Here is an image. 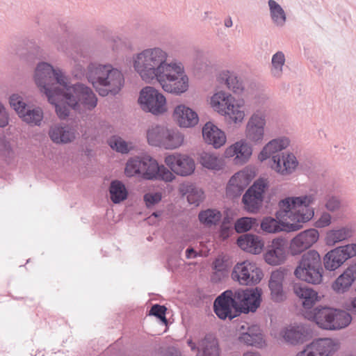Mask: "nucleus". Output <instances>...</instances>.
Returning a JSON list of instances; mask_svg holds the SVG:
<instances>
[{
	"label": "nucleus",
	"instance_id": "obj_1",
	"mask_svg": "<svg viewBox=\"0 0 356 356\" xmlns=\"http://www.w3.org/2000/svg\"><path fill=\"white\" fill-rule=\"evenodd\" d=\"M71 58L76 71L75 76H81L86 73L88 82L100 96L115 95L121 90L124 83V76L112 65L90 62L86 70V65L91 59L88 48L80 47L74 54H72Z\"/></svg>",
	"mask_w": 356,
	"mask_h": 356
},
{
	"label": "nucleus",
	"instance_id": "obj_2",
	"mask_svg": "<svg viewBox=\"0 0 356 356\" xmlns=\"http://www.w3.org/2000/svg\"><path fill=\"white\" fill-rule=\"evenodd\" d=\"M316 197L314 195L288 197L279 202L276 219L264 218L261 222V229L268 233L281 231L291 232L300 229L302 223L308 222L314 216L312 207Z\"/></svg>",
	"mask_w": 356,
	"mask_h": 356
},
{
	"label": "nucleus",
	"instance_id": "obj_3",
	"mask_svg": "<svg viewBox=\"0 0 356 356\" xmlns=\"http://www.w3.org/2000/svg\"><path fill=\"white\" fill-rule=\"evenodd\" d=\"M34 79L40 91L47 98L48 102L55 106V111L61 120L69 116L70 108L66 99L67 76L59 68H54L47 63L41 62L37 65Z\"/></svg>",
	"mask_w": 356,
	"mask_h": 356
},
{
	"label": "nucleus",
	"instance_id": "obj_4",
	"mask_svg": "<svg viewBox=\"0 0 356 356\" xmlns=\"http://www.w3.org/2000/svg\"><path fill=\"white\" fill-rule=\"evenodd\" d=\"M167 58L168 53L163 49L148 48L134 58V67L143 81L150 83L171 65Z\"/></svg>",
	"mask_w": 356,
	"mask_h": 356
},
{
	"label": "nucleus",
	"instance_id": "obj_5",
	"mask_svg": "<svg viewBox=\"0 0 356 356\" xmlns=\"http://www.w3.org/2000/svg\"><path fill=\"white\" fill-rule=\"evenodd\" d=\"M124 172L127 177L140 175L147 180H162L172 181L175 176L164 165H159L156 159L147 154L129 159L126 164Z\"/></svg>",
	"mask_w": 356,
	"mask_h": 356
},
{
	"label": "nucleus",
	"instance_id": "obj_6",
	"mask_svg": "<svg viewBox=\"0 0 356 356\" xmlns=\"http://www.w3.org/2000/svg\"><path fill=\"white\" fill-rule=\"evenodd\" d=\"M304 315L306 318L314 321L319 327L327 330L345 328L352 321V316L348 312L328 307H315Z\"/></svg>",
	"mask_w": 356,
	"mask_h": 356
},
{
	"label": "nucleus",
	"instance_id": "obj_7",
	"mask_svg": "<svg viewBox=\"0 0 356 356\" xmlns=\"http://www.w3.org/2000/svg\"><path fill=\"white\" fill-rule=\"evenodd\" d=\"M323 268L318 252L310 250L305 252L294 270V275L299 280L313 284L323 280Z\"/></svg>",
	"mask_w": 356,
	"mask_h": 356
},
{
	"label": "nucleus",
	"instance_id": "obj_8",
	"mask_svg": "<svg viewBox=\"0 0 356 356\" xmlns=\"http://www.w3.org/2000/svg\"><path fill=\"white\" fill-rule=\"evenodd\" d=\"M155 80L168 93L181 95L188 88V78L180 62H171V65Z\"/></svg>",
	"mask_w": 356,
	"mask_h": 356
},
{
	"label": "nucleus",
	"instance_id": "obj_9",
	"mask_svg": "<svg viewBox=\"0 0 356 356\" xmlns=\"http://www.w3.org/2000/svg\"><path fill=\"white\" fill-rule=\"evenodd\" d=\"M66 99L68 105L74 110H79L82 106L89 111L94 109L97 104V97L92 89L83 83L70 86L67 79Z\"/></svg>",
	"mask_w": 356,
	"mask_h": 356
},
{
	"label": "nucleus",
	"instance_id": "obj_10",
	"mask_svg": "<svg viewBox=\"0 0 356 356\" xmlns=\"http://www.w3.org/2000/svg\"><path fill=\"white\" fill-rule=\"evenodd\" d=\"M234 99L225 91L215 93L211 99L213 108L222 115L228 117L234 123L241 122L245 113L239 104H234Z\"/></svg>",
	"mask_w": 356,
	"mask_h": 356
},
{
	"label": "nucleus",
	"instance_id": "obj_11",
	"mask_svg": "<svg viewBox=\"0 0 356 356\" xmlns=\"http://www.w3.org/2000/svg\"><path fill=\"white\" fill-rule=\"evenodd\" d=\"M138 101L141 108L145 112L158 115L166 111L165 97L153 87L146 86L143 88Z\"/></svg>",
	"mask_w": 356,
	"mask_h": 356
},
{
	"label": "nucleus",
	"instance_id": "obj_12",
	"mask_svg": "<svg viewBox=\"0 0 356 356\" xmlns=\"http://www.w3.org/2000/svg\"><path fill=\"white\" fill-rule=\"evenodd\" d=\"M235 291L227 290L218 296L213 302V311L222 320H232L240 315Z\"/></svg>",
	"mask_w": 356,
	"mask_h": 356
},
{
	"label": "nucleus",
	"instance_id": "obj_13",
	"mask_svg": "<svg viewBox=\"0 0 356 356\" xmlns=\"http://www.w3.org/2000/svg\"><path fill=\"white\" fill-rule=\"evenodd\" d=\"M231 276L241 285L249 286L259 283L262 279L263 273L255 263L244 261L234 266Z\"/></svg>",
	"mask_w": 356,
	"mask_h": 356
},
{
	"label": "nucleus",
	"instance_id": "obj_14",
	"mask_svg": "<svg viewBox=\"0 0 356 356\" xmlns=\"http://www.w3.org/2000/svg\"><path fill=\"white\" fill-rule=\"evenodd\" d=\"M268 187V181L265 179H258L246 191L242 197V202L246 211L255 213L262 206L264 193Z\"/></svg>",
	"mask_w": 356,
	"mask_h": 356
},
{
	"label": "nucleus",
	"instance_id": "obj_15",
	"mask_svg": "<svg viewBox=\"0 0 356 356\" xmlns=\"http://www.w3.org/2000/svg\"><path fill=\"white\" fill-rule=\"evenodd\" d=\"M234 291L240 314L254 312L259 307L261 299V293L257 290L238 289Z\"/></svg>",
	"mask_w": 356,
	"mask_h": 356
},
{
	"label": "nucleus",
	"instance_id": "obj_16",
	"mask_svg": "<svg viewBox=\"0 0 356 356\" xmlns=\"http://www.w3.org/2000/svg\"><path fill=\"white\" fill-rule=\"evenodd\" d=\"M187 344L192 351H197L196 356H220L218 341L212 334H206L197 343L188 339Z\"/></svg>",
	"mask_w": 356,
	"mask_h": 356
},
{
	"label": "nucleus",
	"instance_id": "obj_17",
	"mask_svg": "<svg viewBox=\"0 0 356 356\" xmlns=\"http://www.w3.org/2000/svg\"><path fill=\"white\" fill-rule=\"evenodd\" d=\"M165 163L172 172L180 176L190 175L195 170L193 159L186 155H168L165 158Z\"/></svg>",
	"mask_w": 356,
	"mask_h": 356
},
{
	"label": "nucleus",
	"instance_id": "obj_18",
	"mask_svg": "<svg viewBox=\"0 0 356 356\" xmlns=\"http://www.w3.org/2000/svg\"><path fill=\"white\" fill-rule=\"evenodd\" d=\"M265 125V115L261 113H254L249 119L246 126L247 139L254 144L261 143L264 136Z\"/></svg>",
	"mask_w": 356,
	"mask_h": 356
},
{
	"label": "nucleus",
	"instance_id": "obj_19",
	"mask_svg": "<svg viewBox=\"0 0 356 356\" xmlns=\"http://www.w3.org/2000/svg\"><path fill=\"white\" fill-rule=\"evenodd\" d=\"M318 232L315 229H309L300 232L291 242V253L298 254L309 248L318 241Z\"/></svg>",
	"mask_w": 356,
	"mask_h": 356
},
{
	"label": "nucleus",
	"instance_id": "obj_20",
	"mask_svg": "<svg viewBox=\"0 0 356 356\" xmlns=\"http://www.w3.org/2000/svg\"><path fill=\"white\" fill-rule=\"evenodd\" d=\"M286 257V241L283 238H275L268 246L264 254L265 261L271 266H278L282 264Z\"/></svg>",
	"mask_w": 356,
	"mask_h": 356
},
{
	"label": "nucleus",
	"instance_id": "obj_21",
	"mask_svg": "<svg viewBox=\"0 0 356 356\" xmlns=\"http://www.w3.org/2000/svg\"><path fill=\"white\" fill-rule=\"evenodd\" d=\"M347 245L334 248L329 251L323 257L325 269L332 271L339 268L346 260L350 259Z\"/></svg>",
	"mask_w": 356,
	"mask_h": 356
},
{
	"label": "nucleus",
	"instance_id": "obj_22",
	"mask_svg": "<svg viewBox=\"0 0 356 356\" xmlns=\"http://www.w3.org/2000/svg\"><path fill=\"white\" fill-rule=\"evenodd\" d=\"M298 164V161L294 154L282 153L273 156L271 168L282 175H288L295 171Z\"/></svg>",
	"mask_w": 356,
	"mask_h": 356
},
{
	"label": "nucleus",
	"instance_id": "obj_23",
	"mask_svg": "<svg viewBox=\"0 0 356 356\" xmlns=\"http://www.w3.org/2000/svg\"><path fill=\"white\" fill-rule=\"evenodd\" d=\"M49 136L56 144H67L76 138V130L71 126L63 123L56 124L50 127Z\"/></svg>",
	"mask_w": 356,
	"mask_h": 356
},
{
	"label": "nucleus",
	"instance_id": "obj_24",
	"mask_svg": "<svg viewBox=\"0 0 356 356\" xmlns=\"http://www.w3.org/2000/svg\"><path fill=\"white\" fill-rule=\"evenodd\" d=\"M355 232V227L352 224H348L330 229L326 233V244L328 245H334L337 243L347 241L354 236Z\"/></svg>",
	"mask_w": 356,
	"mask_h": 356
},
{
	"label": "nucleus",
	"instance_id": "obj_25",
	"mask_svg": "<svg viewBox=\"0 0 356 356\" xmlns=\"http://www.w3.org/2000/svg\"><path fill=\"white\" fill-rule=\"evenodd\" d=\"M293 291L298 298L302 300V306L306 309L305 313L312 311L313 306L319 300L318 293L300 282L293 284Z\"/></svg>",
	"mask_w": 356,
	"mask_h": 356
},
{
	"label": "nucleus",
	"instance_id": "obj_26",
	"mask_svg": "<svg viewBox=\"0 0 356 356\" xmlns=\"http://www.w3.org/2000/svg\"><path fill=\"white\" fill-rule=\"evenodd\" d=\"M310 332L311 330L307 326L298 325L285 327L282 330L281 335L286 342L296 345L306 341Z\"/></svg>",
	"mask_w": 356,
	"mask_h": 356
},
{
	"label": "nucleus",
	"instance_id": "obj_27",
	"mask_svg": "<svg viewBox=\"0 0 356 356\" xmlns=\"http://www.w3.org/2000/svg\"><path fill=\"white\" fill-rule=\"evenodd\" d=\"M173 117L179 125L182 127H194L199 121L197 113L183 104L175 107Z\"/></svg>",
	"mask_w": 356,
	"mask_h": 356
},
{
	"label": "nucleus",
	"instance_id": "obj_28",
	"mask_svg": "<svg viewBox=\"0 0 356 356\" xmlns=\"http://www.w3.org/2000/svg\"><path fill=\"white\" fill-rule=\"evenodd\" d=\"M284 278V273L282 270H277L271 273L268 287L270 291L271 298L274 302H282L286 298L283 289Z\"/></svg>",
	"mask_w": 356,
	"mask_h": 356
},
{
	"label": "nucleus",
	"instance_id": "obj_29",
	"mask_svg": "<svg viewBox=\"0 0 356 356\" xmlns=\"http://www.w3.org/2000/svg\"><path fill=\"white\" fill-rule=\"evenodd\" d=\"M202 136L207 143L212 145L215 148L220 147L226 142L224 132L210 122L203 127Z\"/></svg>",
	"mask_w": 356,
	"mask_h": 356
},
{
	"label": "nucleus",
	"instance_id": "obj_30",
	"mask_svg": "<svg viewBox=\"0 0 356 356\" xmlns=\"http://www.w3.org/2000/svg\"><path fill=\"white\" fill-rule=\"evenodd\" d=\"M290 144V140L285 136L278 137L269 141L259 154V159L263 161L286 149ZM273 161V159H271Z\"/></svg>",
	"mask_w": 356,
	"mask_h": 356
},
{
	"label": "nucleus",
	"instance_id": "obj_31",
	"mask_svg": "<svg viewBox=\"0 0 356 356\" xmlns=\"http://www.w3.org/2000/svg\"><path fill=\"white\" fill-rule=\"evenodd\" d=\"M237 245L244 251L254 254H259L264 248L261 238L252 234H245L240 236L237 240Z\"/></svg>",
	"mask_w": 356,
	"mask_h": 356
},
{
	"label": "nucleus",
	"instance_id": "obj_32",
	"mask_svg": "<svg viewBox=\"0 0 356 356\" xmlns=\"http://www.w3.org/2000/svg\"><path fill=\"white\" fill-rule=\"evenodd\" d=\"M218 81L219 83L225 86L229 90L236 95L241 94L244 90L242 81L233 72L222 71L218 76Z\"/></svg>",
	"mask_w": 356,
	"mask_h": 356
},
{
	"label": "nucleus",
	"instance_id": "obj_33",
	"mask_svg": "<svg viewBox=\"0 0 356 356\" xmlns=\"http://www.w3.org/2000/svg\"><path fill=\"white\" fill-rule=\"evenodd\" d=\"M248 184L249 180L244 173H235L227 184L226 188L227 195L231 197H236L241 195Z\"/></svg>",
	"mask_w": 356,
	"mask_h": 356
},
{
	"label": "nucleus",
	"instance_id": "obj_34",
	"mask_svg": "<svg viewBox=\"0 0 356 356\" xmlns=\"http://www.w3.org/2000/svg\"><path fill=\"white\" fill-rule=\"evenodd\" d=\"M309 346L313 350L314 356H329L336 350L335 343L329 338L318 339Z\"/></svg>",
	"mask_w": 356,
	"mask_h": 356
},
{
	"label": "nucleus",
	"instance_id": "obj_35",
	"mask_svg": "<svg viewBox=\"0 0 356 356\" xmlns=\"http://www.w3.org/2000/svg\"><path fill=\"white\" fill-rule=\"evenodd\" d=\"M258 331L259 328L257 326L249 327L247 332L242 333L238 337V341L248 346L260 348L264 345V341L262 334Z\"/></svg>",
	"mask_w": 356,
	"mask_h": 356
},
{
	"label": "nucleus",
	"instance_id": "obj_36",
	"mask_svg": "<svg viewBox=\"0 0 356 356\" xmlns=\"http://www.w3.org/2000/svg\"><path fill=\"white\" fill-rule=\"evenodd\" d=\"M268 5L273 23L278 27H283L286 22V15L284 10L275 0H268Z\"/></svg>",
	"mask_w": 356,
	"mask_h": 356
},
{
	"label": "nucleus",
	"instance_id": "obj_37",
	"mask_svg": "<svg viewBox=\"0 0 356 356\" xmlns=\"http://www.w3.org/2000/svg\"><path fill=\"white\" fill-rule=\"evenodd\" d=\"M109 194L114 204H119L127 198L128 192L124 184L120 180H113L109 186Z\"/></svg>",
	"mask_w": 356,
	"mask_h": 356
},
{
	"label": "nucleus",
	"instance_id": "obj_38",
	"mask_svg": "<svg viewBox=\"0 0 356 356\" xmlns=\"http://www.w3.org/2000/svg\"><path fill=\"white\" fill-rule=\"evenodd\" d=\"M168 129L161 125L152 126L147 131V138L149 145L162 147L164 137Z\"/></svg>",
	"mask_w": 356,
	"mask_h": 356
},
{
	"label": "nucleus",
	"instance_id": "obj_39",
	"mask_svg": "<svg viewBox=\"0 0 356 356\" xmlns=\"http://www.w3.org/2000/svg\"><path fill=\"white\" fill-rule=\"evenodd\" d=\"M181 192L184 195L186 196L187 200L190 204L198 206L204 199L203 191L193 184L182 186Z\"/></svg>",
	"mask_w": 356,
	"mask_h": 356
},
{
	"label": "nucleus",
	"instance_id": "obj_40",
	"mask_svg": "<svg viewBox=\"0 0 356 356\" xmlns=\"http://www.w3.org/2000/svg\"><path fill=\"white\" fill-rule=\"evenodd\" d=\"M221 218V212L215 209H207L201 211L198 214L200 222L207 227L218 225Z\"/></svg>",
	"mask_w": 356,
	"mask_h": 356
},
{
	"label": "nucleus",
	"instance_id": "obj_41",
	"mask_svg": "<svg viewBox=\"0 0 356 356\" xmlns=\"http://www.w3.org/2000/svg\"><path fill=\"white\" fill-rule=\"evenodd\" d=\"M20 118L30 125L40 126L43 119V111L39 107L27 108Z\"/></svg>",
	"mask_w": 356,
	"mask_h": 356
},
{
	"label": "nucleus",
	"instance_id": "obj_42",
	"mask_svg": "<svg viewBox=\"0 0 356 356\" xmlns=\"http://www.w3.org/2000/svg\"><path fill=\"white\" fill-rule=\"evenodd\" d=\"M164 138L162 147H164L165 149L177 148L184 141L183 135L175 129H168L167 134Z\"/></svg>",
	"mask_w": 356,
	"mask_h": 356
},
{
	"label": "nucleus",
	"instance_id": "obj_43",
	"mask_svg": "<svg viewBox=\"0 0 356 356\" xmlns=\"http://www.w3.org/2000/svg\"><path fill=\"white\" fill-rule=\"evenodd\" d=\"M285 62V55L282 51H278L273 55L270 73L273 77L280 78L282 76Z\"/></svg>",
	"mask_w": 356,
	"mask_h": 356
},
{
	"label": "nucleus",
	"instance_id": "obj_44",
	"mask_svg": "<svg viewBox=\"0 0 356 356\" xmlns=\"http://www.w3.org/2000/svg\"><path fill=\"white\" fill-rule=\"evenodd\" d=\"M353 283V279L343 273L333 282L332 289L338 294H343L349 291Z\"/></svg>",
	"mask_w": 356,
	"mask_h": 356
},
{
	"label": "nucleus",
	"instance_id": "obj_45",
	"mask_svg": "<svg viewBox=\"0 0 356 356\" xmlns=\"http://www.w3.org/2000/svg\"><path fill=\"white\" fill-rule=\"evenodd\" d=\"M107 143L112 149L121 154H127L132 149L131 143H127L117 135L111 136Z\"/></svg>",
	"mask_w": 356,
	"mask_h": 356
},
{
	"label": "nucleus",
	"instance_id": "obj_46",
	"mask_svg": "<svg viewBox=\"0 0 356 356\" xmlns=\"http://www.w3.org/2000/svg\"><path fill=\"white\" fill-rule=\"evenodd\" d=\"M237 151L234 161L236 164H243L248 161L252 153L251 146L244 141L236 142Z\"/></svg>",
	"mask_w": 356,
	"mask_h": 356
},
{
	"label": "nucleus",
	"instance_id": "obj_47",
	"mask_svg": "<svg viewBox=\"0 0 356 356\" xmlns=\"http://www.w3.org/2000/svg\"><path fill=\"white\" fill-rule=\"evenodd\" d=\"M197 160L206 168L218 170L220 164L218 158L209 152H201L198 154Z\"/></svg>",
	"mask_w": 356,
	"mask_h": 356
},
{
	"label": "nucleus",
	"instance_id": "obj_48",
	"mask_svg": "<svg viewBox=\"0 0 356 356\" xmlns=\"http://www.w3.org/2000/svg\"><path fill=\"white\" fill-rule=\"evenodd\" d=\"M256 223V218L243 217L236 221L234 224V229L237 233L246 232L249 231Z\"/></svg>",
	"mask_w": 356,
	"mask_h": 356
},
{
	"label": "nucleus",
	"instance_id": "obj_49",
	"mask_svg": "<svg viewBox=\"0 0 356 356\" xmlns=\"http://www.w3.org/2000/svg\"><path fill=\"white\" fill-rule=\"evenodd\" d=\"M10 104L12 108L17 113L20 117L27 108L26 104L23 98L18 94H13L9 99Z\"/></svg>",
	"mask_w": 356,
	"mask_h": 356
},
{
	"label": "nucleus",
	"instance_id": "obj_50",
	"mask_svg": "<svg viewBox=\"0 0 356 356\" xmlns=\"http://www.w3.org/2000/svg\"><path fill=\"white\" fill-rule=\"evenodd\" d=\"M166 307L158 304L154 305L149 311V315L154 316L164 323H166L165 318Z\"/></svg>",
	"mask_w": 356,
	"mask_h": 356
},
{
	"label": "nucleus",
	"instance_id": "obj_51",
	"mask_svg": "<svg viewBox=\"0 0 356 356\" xmlns=\"http://www.w3.org/2000/svg\"><path fill=\"white\" fill-rule=\"evenodd\" d=\"M341 206V200L336 196L328 197L325 204V208L330 212H334L339 210Z\"/></svg>",
	"mask_w": 356,
	"mask_h": 356
},
{
	"label": "nucleus",
	"instance_id": "obj_52",
	"mask_svg": "<svg viewBox=\"0 0 356 356\" xmlns=\"http://www.w3.org/2000/svg\"><path fill=\"white\" fill-rule=\"evenodd\" d=\"M332 222L331 215L327 212H323L320 218L316 221L315 226L317 228H324L329 226Z\"/></svg>",
	"mask_w": 356,
	"mask_h": 356
},
{
	"label": "nucleus",
	"instance_id": "obj_53",
	"mask_svg": "<svg viewBox=\"0 0 356 356\" xmlns=\"http://www.w3.org/2000/svg\"><path fill=\"white\" fill-rule=\"evenodd\" d=\"M161 200V195L159 193H146L144 195V201L147 207H151L155 204L160 202Z\"/></svg>",
	"mask_w": 356,
	"mask_h": 356
},
{
	"label": "nucleus",
	"instance_id": "obj_54",
	"mask_svg": "<svg viewBox=\"0 0 356 356\" xmlns=\"http://www.w3.org/2000/svg\"><path fill=\"white\" fill-rule=\"evenodd\" d=\"M228 270H214L211 276V280L213 283H218L228 277Z\"/></svg>",
	"mask_w": 356,
	"mask_h": 356
},
{
	"label": "nucleus",
	"instance_id": "obj_55",
	"mask_svg": "<svg viewBox=\"0 0 356 356\" xmlns=\"http://www.w3.org/2000/svg\"><path fill=\"white\" fill-rule=\"evenodd\" d=\"M163 356H183L181 350L175 346L167 347L163 352Z\"/></svg>",
	"mask_w": 356,
	"mask_h": 356
},
{
	"label": "nucleus",
	"instance_id": "obj_56",
	"mask_svg": "<svg viewBox=\"0 0 356 356\" xmlns=\"http://www.w3.org/2000/svg\"><path fill=\"white\" fill-rule=\"evenodd\" d=\"M213 270H228L227 265L221 258H216L213 263Z\"/></svg>",
	"mask_w": 356,
	"mask_h": 356
},
{
	"label": "nucleus",
	"instance_id": "obj_57",
	"mask_svg": "<svg viewBox=\"0 0 356 356\" xmlns=\"http://www.w3.org/2000/svg\"><path fill=\"white\" fill-rule=\"evenodd\" d=\"M343 273L353 279V282H355L356 280V262L349 264Z\"/></svg>",
	"mask_w": 356,
	"mask_h": 356
},
{
	"label": "nucleus",
	"instance_id": "obj_58",
	"mask_svg": "<svg viewBox=\"0 0 356 356\" xmlns=\"http://www.w3.org/2000/svg\"><path fill=\"white\" fill-rule=\"evenodd\" d=\"M0 147L1 148V151L2 154L4 156L9 155L12 152V148L8 142L5 140H2L0 142Z\"/></svg>",
	"mask_w": 356,
	"mask_h": 356
},
{
	"label": "nucleus",
	"instance_id": "obj_59",
	"mask_svg": "<svg viewBox=\"0 0 356 356\" xmlns=\"http://www.w3.org/2000/svg\"><path fill=\"white\" fill-rule=\"evenodd\" d=\"M237 147H236V143H234V145H231L230 147H229L228 148L226 149L225 152V156L227 157V158H229V157H234L236 158V152L237 151Z\"/></svg>",
	"mask_w": 356,
	"mask_h": 356
},
{
	"label": "nucleus",
	"instance_id": "obj_60",
	"mask_svg": "<svg viewBox=\"0 0 356 356\" xmlns=\"http://www.w3.org/2000/svg\"><path fill=\"white\" fill-rule=\"evenodd\" d=\"M348 310L350 315L356 316V297L353 298L348 305Z\"/></svg>",
	"mask_w": 356,
	"mask_h": 356
},
{
	"label": "nucleus",
	"instance_id": "obj_61",
	"mask_svg": "<svg viewBox=\"0 0 356 356\" xmlns=\"http://www.w3.org/2000/svg\"><path fill=\"white\" fill-rule=\"evenodd\" d=\"M197 253L193 248H188L186 250V257L188 259L197 257Z\"/></svg>",
	"mask_w": 356,
	"mask_h": 356
},
{
	"label": "nucleus",
	"instance_id": "obj_62",
	"mask_svg": "<svg viewBox=\"0 0 356 356\" xmlns=\"http://www.w3.org/2000/svg\"><path fill=\"white\" fill-rule=\"evenodd\" d=\"M311 350L308 345L303 350L298 353L296 356H314L313 350Z\"/></svg>",
	"mask_w": 356,
	"mask_h": 356
},
{
	"label": "nucleus",
	"instance_id": "obj_63",
	"mask_svg": "<svg viewBox=\"0 0 356 356\" xmlns=\"http://www.w3.org/2000/svg\"><path fill=\"white\" fill-rule=\"evenodd\" d=\"M347 248L349 250L351 258L356 257V243L347 244Z\"/></svg>",
	"mask_w": 356,
	"mask_h": 356
},
{
	"label": "nucleus",
	"instance_id": "obj_64",
	"mask_svg": "<svg viewBox=\"0 0 356 356\" xmlns=\"http://www.w3.org/2000/svg\"><path fill=\"white\" fill-rule=\"evenodd\" d=\"M233 25V22H232V19L231 18V17H228L227 19H225V26L227 28H229L231 26H232Z\"/></svg>",
	"mask_w": 356,
	"mask_h": 356
}]
</instances>
